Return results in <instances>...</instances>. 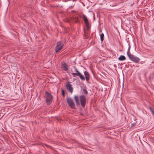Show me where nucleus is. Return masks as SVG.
Segmentation results:
<instances>
[{
  "instance_id": "18",
  "label": "nucleus",
  "mask_w": 154,
  "mask_h": 154,
  "mask_svg": "<svg viewBox=\"0 0 154 154\" xmlns=\"http://www.w3.org/2000/svg\"><path fill=\"white\" fill-rule=\"evenodd\" d=\"M75 71H76V72H77V73H80L78 71V69H77L76 68H75Z\"/></svg>"
},
{
  "instance_id": "14",
  "label": "nucleus",
  "mask_w": 154,
  "mask_h": 154,
  "mask_svg": "<svg viewBox=\"0 0 154 154\" xmlns=\"http://www.w3.org/2000/svg\"><path fill=\"white\" fill-rule=\"evenodd\" d=\"M83 91L84 93L85 94L87 95L88 94V92L85 89H83Z\"/></svg>"
},
{
  "instance_id": "7",
  "label": "nucleus",
  "mask_w": 154,
  "mask_h": 154,
  "mask_svg": "<svg viewBox=\"0 0 154 154\" xmlns=\"http://www.w3.org/2000/svg\"><path fill=\"white\" fill-rule=\"evenodd\" d=\"M66 87L68 90L71 93H72L73 91V88L72 87V85L69 83H68L66 85Z\"/></svg>"
},
{
  "instance_id": "10",
  "label": "nucleus",
  "mask_w": 154,
  "mask_h": 154,
  "mask_svg": "<svg viewBox=\"0 0 154 154\" xmlns=\"http://www.w3.org/2000/svg\"><path fill=\"white\" fill-rule=\"evenodd\" d=\"M62 67L63 69L65 71H67L68 70V68L67 67V65L64 62L62 63Z\"/></svg>"
},
{
  "instance_id": "9",
  "label": "nucleus",
  "mask_w": 154,
  "mask_h": 154,
  "mask_svg": "<svg viewBox=\"0 0 154 154\" xmlns=\"http://www.w3.org/2000/svg\"><path fill=\"white\" fill-rule=\"evenodd\" d=\"M74 99L77 105L79 104V98L78 96L75 95L74 96Z\"/></svg>"
},
{
  "instance_id": "4",
  "label": "nucleus",
  "mask_w": 154,
  "mask_h": 154,
  "mask_svg": "<svg viewBox=\"0 0 154 154\" xmlns=\"http://www.w3.org/2000/svg\"><path fill=\"white\" fill-rule=\"evenodd\" d=\"M63 46V44L61 42H59L57 43V45L56 48V52H58L59 51L62 49Z\"/></svg>"
},
{
  "instance_id": "6",
  "label": "nucleus",
  "mask_w": 154,
  "mask_h": 154,
  "mask_svg": "<svg viewBox=\"0 0 154 154\" xmlns=\"http://www.w3.org/2000/svg\"><path fill=\"white\" fill-rule=\"evenodd\" d=\"M83 18L85 21V25L87 28H89V23H88V20L86 16L85 15H83Z\"/></svg>"
},
{
  "instance_id": "3",
  "label": "nucleus",
  "mask_w": 154,
  "mask_h": 154,
  "mask_svg": "<svg viewBox=\"0 0 154 154\" xmlns=\"http://www.w3.org/2000/svg\"><path fill=\"white\" fill-rule=\"evenodd\" d=\"M67 101L69 106L72 109L75 108V104L72 99L70 98H67Z\"/></svg>"
},
{
  "instance_id": "15",
  "label": "nucleus",
  "mask_w": 154,
  "mask_h": 154,
  "mask_svg": "<svg viewBox=\"0 0 154 154\" xmlns=\"http://www.w3.org/2000/svg\"><path fill=\"white\" fill-rule=\"evenodd\" d=\"M72 75L74 77H75L76 76H79L78 73H72Z\"/></svg>"
},
{
  "instance_id": "5",
  "label": "nucleus",
  "mask_w": 154,
  "mask_h": 154,
  "mask_svg": "<svg viewBox=\"0 0 154 154\" xmlns=\"http://www.w3.org/2000/svg\"><path fill=\"white\" fill-rule=\"evenodd\" d=\"M80 100L81 104L82 107L85 106L86 103V97L84 95H82L80 97Z\"/></svg>"
},
{
  "instance_id": "11",
  "label": "nucleus",
  "mask_w": 154,
  "mask_h": 154,
  "mask_svg": "<svg viewBox=\"0 0 154 154\" xmlns=\"http://www.w3.org/2000/svg\"><path fill=\"white\" fill-rule=\"evenodd\" d=\"M126 59L125 57L123 55H121L118 58V60L120 61L125 60Z\"/></svg>"
},
{
  "instance_id": "16",
  "label": "nucleus",
  "mask_w": 154,
  "mask_h": 154,
  "mask_svg": "<svg viewBox=\"0 0 154 154\" xmlns=\"http://www.w3.org/2000/svg\"><path fill=\"white\" fill-rule=\"evenodd\" d=\"M149 109L151 112L152 113V114L154 116V111H153L152 108H150Z\"/></svg>"
},
{
  "instance_id": "12",
  "label": "nucleus",
  "mask_w": 154,
  "mask_h": 154,
  "mask_svg": "<svg viewBox=\"0 0 154 154\" xmlns=\"http://www.w3.org/2000/svg\"><path fill=\"white\" fill-rule=\"evenodd\" d=\"M78 75L82 80H85V78L84 76L82 75L80 73H79Z\"/></svg>"
},
{
  "instance_id": "1",
  "label": "nucleus",
  "mask_w": 154,
  "mask_h": 154,
  "mask_svg": "<svg viewBox=\"0 0 154 154\" xmlns=\"http://www.w3.org/2000/svg\"><path fill=\"white\" fill-rule=\"evenodd\" d=\"M127 54L129 58L132 61L136 63L139 61L140 59L139 58L129 53L128 51Z\"/></svg>"
},
{
  "instance_id": "19",
  "label": "nucleus",
  "mask_w": 154,
  "mask_h": 154,
  "mask_svg": "<svg viewBox=\"0 0 154 154\" xmlns=\"http://www.w3.org/2000/svg\"><path fill=\"white\" fill-rule=\"evenodd\" d=\"M134 124H132V126H134Z\"/></svg>"
},
{
  "instance_id": "8",
  "label": "nucleus",
  "mask_w": 154,
  "mask_h": 154,
  "mask_svg": "<svg viewBox=\"0 0 154 154\" xmlns=\"http://www.w3.org/2000/svg\"><path fill=\"white\" fill-rule=\"evenodd\" d=\"M84 73L85 76L86 80L87 81H89L90 79V75L89 73L88 72L85 71Z\"/></svg>"
},
{
  "instance_id": "17",
  "label": "nucleus",
  "mask_w": 154,
  "mask_h": 154,
  "mask_svg": "<svg viewBox=\"0 0 154 154\" xmlns=\"http://www.w3.org/2000/svg\"><path fill=\"white\" fill-rule=\"evenodd\" d=\"M62 94L63 96H64L65 93H64V91L63 90H62Z\"/></svg>"
},
{
  "instance_id": "2",
  "label": "nucleus",
  "mask_w": 154,
  "mask_h": 154,
  "mask_svg": "<svg viewBox=\"0 0 154 154\" xmlns=\"http://www.w3.org/2000/svg\"><path fill=\"white\" fill-rule=\"evenodd\" d=\"M52 96L50 93H46V100L48 105H49L52 101Z\"/></svg>"
},
{
  "instance_id": "13",
  "label": "nucleus",
  "mask_w": 154,
  "mask_h": 154,
  "mask_svg": "<svg viewBox=\"0 0 154 154\" xmlns=\"http://www.w3.org/2000/svg\"><path fill=\"white\" fill-rule=\"evenodd\" d=\"M104 35L103 33H102L100 35L101 40L102 42H103V40Z\"/></svg>"
}]
</instances>
